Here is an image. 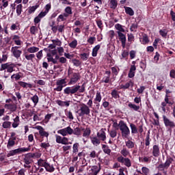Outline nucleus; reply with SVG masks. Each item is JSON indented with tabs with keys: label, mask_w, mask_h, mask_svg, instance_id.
I'll return each mask as SVG.
<instances>
[{
	"label": "nucleus",
	"mask_w": 175,
	"mask_h": 175,
	"mask_svg": "<svg viewBox=\"0 0 175 175\" xmlns=\"http://www.w3.org/2000/svg\"><path fill=\"white\" fill-rule=\"evenodd\" d=\"M77 92H79L80 94L85 92V83H83L81 86L79 85H75L71 87H66L64 90V95H70V96H72V95H76Z\"/></svg>",
	"instance_id": "nucleus-1"
},
{
	"label": "nucleus",
	"mask_w": 175,
	"mask_h": 175,
	"mask_svg": "<svg viewBox=\"0 0 175 175\" xmlns=\"http://www.w3.org/2000/svg\"><path fill=\"white\" fill-rule=\"evenodd\" d=\"M120 131L124 139H128V137L131 135V130H129V127L124 120L120 121Z\"/></svg>",
	"instance_id": "nucleus-2"
},
{
	"label": "nucleus",
	"mask_w": 175,
	"mask_h": 175,
	"mask_svg": "<svg viewBox=\"0 0 175 175\" xmlns=\"http://www.w3.org/2000/svg\"><path fill=\"white\" fill-rule=\"evenodd\" d=\"M77 113L79 117H84V116H90L91 113V109L85 104H83L79 109H78Z\"/></svg>",
	"instance_id": "nucleus-3"
},
{
	"label": "nucleus",
	"mask_w": 175,
	"mask_h": 175,
	"mask_svg": "<svg viewBox=\"0 0 175 175\" xmlns=\"http://www.w3.org/2000/svg\"><path fill=\"white\" fill-rule=\"evenodd\" d=\"M57 87L53 90L54 91H57V92H61L62 91L64 87H66V79H61L56 81Z\"/></svg>",
	"instance_id": "nucleus-4"
},
{
	"label": "nucleus",
	"mask_w": 175,
	"mask_h": 175,
	"mask_svg": "<svg viewBox=\"0 0 175 175\" xmlns=\"http://www.w3.org/2000/svg\"><path fill=\"white\" fill-rule=\"evenodd\" d=\"M70 81L68 82V85H72L73 84H76L81 79V76L79 72H74L72 75L70 76L69 77Z\"/></svg>",
	"instance_id": "nucleus-5"
},
{
	"label": "nucleus",
	"mask_w": 175,
	"mask_h": 175,
	"mask_svg": "<svg viewBox=\"0 0 175 175\" xmlns=\"http://www.w3.org/2000/svg\"><path fill=\"white\" fill-rule=\"evenodd\" d=\"M163 121L164 122V125L166 128H170L171 129H173V128H175V123L174 121L170 120L166 116H163Z\"/></svg>",
	"instance_id": "nucleus-6"
},
{
	"label": "nucleus",
	"mask_w": 175,
	"mask_h": 175,
	"mask_svg": "<svg viewBox=\"0 0 175 175\" xmlns=\"http://www.w3.org/2000/svg\"><path fill=\"white\" fill-rule=\"evenodd\" d=\"M117 161L120 162V163H124V166H126V167H131V166H132V162L129 158H124L120 156L118 157Z\"/></svg>",
	"instance_id": "nucleus-7"
},
{
	"label": "nucleus",
	"mask_w": 175,
	"mask_h": 175,
	"mask_svg": "<svg viewBox=\"0 0 175 175\" xmlns=\"http://www.w3.org/2000/svg\"><path fill=\"white\" fill-rule=\"evenodd\" d=\"M57 133L62 136H67L68 135H73V129L70 126L66 127L57 131Z\"/></svg>",
	"instance_id": "nucleus-8"
},
{
	"label": "nucleus",
	"mask_w": 175,
	"mask_h": 175,
	"mask_svg": "<svg viewBox=\"0 0 175 175\" xmlns=\"http://www.w3.org/2000/svg\"><path fill=\"white\" fill-rule=\"evenodd\" d=\"M18 49H20V46H13L11 49V53L16 59H18L21 57V54H23V51L18 50Z\"/></svg>",
	"instance_id": "nucleus-9"
},
{
	"label": "nucleus",
	"mask_w": 175,
	"mask_h": 175,
	"mask_svg": "<svg viewBox=\"0 0 175 175\" xmlns=\"http://www.w3.org/2000/svg\"><path fill=\"white\" fill-rule=\"evenodd\" d=\"M118 35L119 40L122 43V47L125 49V46H126V36L122 32L117 31Z\"/></svg>",
	"instance_id": "nucleus-10"
},
{
	"label": "nucleus",
	"mask_w": 175,
	"mask_h": 175,
	"mask_svg": "<svg viewBox=\"0 0 175 175\" xmlns=\"http://www.w3.org/2000/svg\"><path fill=\"white\" fill-rule=\"evenodd\" d=\"M23 157V162L26 165H31V163H33V159L31 154V152L25 154Z\"/></svg>",
	"instance_id": "nucleus-11"
},
{
	"label": "nucleus",
	"mask_w": 175,
	"mask_h": 175,
	"mask_svg": "<svg viewBox=\"0 0 175 175\" xmlns=\"http://www.w3.org/2000/svg\"><path fill=\"white\" fill-rule=\"evenodd\" d=\"M135 85V81L133 79H129L127 83H126L124 85H120V90H129V88L131 87V88H133V86Z\"/></svg>",
	"instance_id": "nucleus-12"
},
{
	"label": "nucleus",
	"mask_w": 175,
	"mask_h": 175,
	"mask_svg": "<svg viewBox=\"0 0 175 175\" xmlns=\"http://www.w3.org/2000/svg\"><path fill=\"white\" fill-rule=\"evenodd\" d=\"M152 155L155 158H158L161 155V150H159V145H153L152 148L151 149Z\"/></svg>",
	"instance_id": "nucleus-13"
},
{
	"label": "nucleus",
	"mask_w": 175,
	"mask_h": 175,
	"mask_svg": "<svg viewBox=\"0 0 175 175\" xmlns=\"http://www.w3.org/2000/svg\"><path fill=\"white\" fill-rule=\"evenodd\" d=\"M35 129L39 131V135L42 137H46V138L49 137V133L44 131V129H43L42 126H36Z\"/></svg>",
	"instance_id": "nucleus-14"
},
{
	"label": "nucleus",
	"mask_w": 175,
	"mask_h": 175,
	"mask_svg": "<svg viewBox=\"0 0 175 175\" xmlns=\"http://www.w3.org/2000/svg\"><path fill=\"white\" fill-rule=\"evenodd\" d=\"M97 137L101 140L102 142H105L107 139L106 137V132H105L104 129H101L97 133H96Z\"/></svg>",
	"instance_id": "nucleus-15"
},
{
	"label": "nucleus",
	"mask_w": 175,
	"mask_h": 175,
	"mask_svg": "<svg viewBox=\"0 0 175 175\" xmlns=\"http://www.w3.org/2000/svg\"><path fill=\"white\" fill-rule=\"evenodd\" d=\"M139 40L142 44H148V43H150V39H148V36L146 33H144L142 38H139Z\"/></svg>",
	"instance_id": "nucleus-16"
},
{
	"label": "nucleus",
	"mask_w": 175,
	"mask_h": 175,
	"mask_svg": "<svg viewBox=\"0 0 175 175\" xmlns=\"http://www.w3.org/2000/svg\"><path fill=\"white\" fill-rule=\"evenodd\" d=\"M90 139L94 146H99L100 144V140L97 136H90Z\"/></svg>",
	"instance_id": "nucleus-17"
},
{
	"label": "nucleus",
	"mask_w": 175,
	"mask_h": 175,
	"mask_svg": "<svg viewBox=\"0 0 175 175\" xmlns=\"http://www.w3.org/2000/svg\"><path fill=\"white\" fill-rule=\"evenodd\" d=\"M79 57L82 61H87L90 58V51L88 49L85 53H81Z\"/></svg>",
	"instance_id": "nucleus-18"
},
{
	"label": "nucleus",
	"mask_w": 175,
	"mask_h": 175,
	"mask_svg": "<svg viewBox=\"0 0 175 175\" xmlns=\"http://www.w3.org/2000/svg\"><path fill=\"white\" fill-rule=\"evenodd\" d=\"M4 107L10 110V111H16L17 110V107L14 104H5Z\"/></svg>",
	"instance_id": "nucleus-19"
},
{
	"label": "nucleus",
	"mask_w": 175,
	"mask_h": 175,
	"mask_svg": "<svg viewBox=\"0 0 175 175\" xmlns=\"http://www.w3.org/2000/svg\"><path fill=\"white\" fill-rule=\"evenodd\" d=\"M92 175H98V173L100 172V166L94 165L91 168Z\"/></svg>",
	"instance_id": "nucleus-20"
},
{
	"label": "nucleus",
	"mask_w": 175,
	"mask_h": 175,
	"mask_svg": "<svg viewBox=\"0 0 175 175\" xmlns=\"http://www.w3.org/2000/svg\"><path fill=\"white\" fill-rule=\"evenodd\" d=\"M18 84H19L21 87H23V88H32V87H33L31 83H28L24 81H18Z\"/></svg>",
	"instance_id": "nucleus-21"
},
{
	"label": "nucleus",
	"mask_w": 175,
	"mask_h": 175,
	"mask_svg": "<svg viewBox=\"0 0 175 175\" xmlns=\"http://www.w3.org/2000/svg\"><path fill=\"white\" fill-rule=\"evenodd\" d=\"M128 106L129 109L134 110V111H139V110H140V106L136 105L135 104H132V103H129Z\"/></svg>",
	"instance_id": "nucleus-22"
},
{
	"label": "nucleus",
	"mask_w": 175,
	"mask_h": 175,
	"mask_svg": "<svg viewBox=\"0 0 175 175\" xmlns=\"http://www.w3.org/2000/svg\"><path fill=\"white\" fill-rule=\"evenodd\" d=\"M124 10H125L126 14H129V16L135 15V11H133V9H132V8L124 6Z\"/></svg>",
	"instance_id": "nucleus-23"
},
{
	"label": "nucleus",
	"mask_w": 175,
	"mask_h": 175,
	"mask_svg": "<svg viewBox=\"0 0 175 175\" xmlns=\"http://www.w3.org/2000/svg\"><path fill=\"white\" fill-rule=\"evenodd\" d=\"M100 49V45L97 44L95 46L93 49H92V57H96L98 55V51H99V49Z\"/></svg>",
	"instance_id": "nucleus-24"
},
{
	"label": "nucleus",
	"mask_w": 175,
	"mask_h": 175,
	"mask_svg": "<svg viewBox=\"0 0 175 175\" xmlns=\"http://www.w3.org/2000/svg\"><path fill=\"white\" fill-rule=\"evenodd\" d=\"M102 149H103V152H105V154H107V155H110V154L111 152V150L110 148H109V146L107 145L103 144Z\"/></svg>",
	"instance_id": "nucleus-25"
},
{
	"label": "nucleus",
	"mask_w": 175,
	"mask_h": 175,
	"mask_svg": "<svg viewBox=\"0 0 175 175\" xmlns=\"http://www.w3.org/2000/svg\"><path fill=\"white\" fill-rule=\"evenodd\" d=\"M109 6L111 9H116L117 6H118V3L117 0H109Z\"/></svg>",
	"instance_id": "nucleus-26"
},
{
	"label": "nucleus",
	"mask_w": 175,
	"mask_h": 175,
	"mask_svg": "<svg viewBox=\"0 0 175 175\" xmlns=\"http://www.w3.org/2000/svg\"><path fill=\"white\" fill-rule=\"evenodd\" d=\"M46 172H49V173H53L54 170H55V168L53 165H51L50 163H46V165L44 167Z\"/></svg>",
	"instance_id": "nucleus-27"
},
{
	"label": "nucleus",
	"mask_w": 175,
	"mask_h": 175,
	"mask_svg": "<svg viewBox=\"0 0 175 175\" xmlns=\"http://www.w3.org/2000/svg\"><path fill=\"white\" fill-rule=\"evenodd\" d=\"M17 154H20L18 148L10 150L9 153H8L7 157H14V155H17Z\"/></svg>",
	"instance_id": "nucleus-28"
},
{
	"label": "nucleus",
	"mask_w": 175,
	"mask_h": 175,
	"mask_svg": "<svg viewBox=\"0 0 175 175\" xmlns=\"http://www.w3.org/2000/svg\"><path fill=\"white\" fill-rule=\"evenodd\" d=\"M12 128H17V126H18L20 125V117L19 116H16L14 119V122L12 123Z\"/></svg>",
	"instance_id": "nucleus-29"
},
{
	"label": "nucleus",
	"mask_w": 175,
	"mask_h": 175,
	"mask_svg": "<svg viewBox=\"0 0 175 175\" xmlns=\"http://www.w3.org/2000/svg\"><path fill=\"white\" fill-rule=\"evenodd\" d=\"M130 128L131 129V133L133 135H136V133H138L137 127H136V125L135 124L131 123Z\"/></svg>",
	"instance_id": "nucleus-30"
},
{
	"label": "nucleus",
	"mask_w": 175,
	"mask_h": 175,
	"mask_svg": "<svg viewBox=\"0 0 175 175\" xmlns=\"http://www.w3.org/2000/svg\"><path fill=\"white\" fill-rule=\"evenodd\" d=\"M151 143V138L150 137V131L148 132L146 137L145 138V146L146 147L150 146Z\"/></svg>",
	"instance_id": "nucleus-31"
},
{
	"label": "nucleus",
	"mask_w": 175,
	"mask_h": 175,
	"mask_svg": "<svg viewBox=\"0 0 175 175\" xmlns=\"http://www.w3.org/2000/svg\"><path fill=\"white\" fill-rule=\"evenodd\" d=\"M16 144V139L10 138L8 139V142L7 144L8 148H11V147H13Z\"/></svg>",
	"instance_id": "nucleus-32"
},
{
	"label": "nucleus",
	"mask_w": 175,
	"mask_h": 175,
	"mask_svg": "<svg viewBox=\"0 0 175 175\" xmlns=\"http://www.w3.org/2000/svg\"><path fill=\"white\" fill-rule=\"evenodd\" d=\"M139 161L142 162V163H150L151 162V157L144 156L142 158L139 157Z\"/></svg>",
	"instance_id": "nucleus-33"
},
{
	"label": "nucleus",
	"mask_w": 175,
	"mask_h": 175,
	"mask_svg": "<svg viewBox=\"0 0 175 175\" xmlns=\"http://www.w3.org/2000/svg\"><path fill=\"white\" fill-rule=\"evenodd\" d=\"M57 103L59 106H62V107H64V106H66L67 107H69V102L68 101H62L61 100H59L57 101Z\"/></svg>",
	"instance_id": "nucleus-34"
},
{
	"label": "nucleus",
	"mask_w": 175,
	"mask_h": 175,
	"mask_svg": "<svg viewBox=\"0 0 175 175\" xmlns=\"http://www.w3.org/2000/svg\"><path fill=\"white\" fill-rule=\"evenodd\" d=\"M111 95L114 99H118V98H120V94L116 90H111Z\"/></svg>",
	"instance_id": "nucleus-35"
},
{
	"label": "nucleus",
	"mask_w": 175,
	"mask_h": 175,
	"mask_svg": "<svg viewBox=\"0 0 175 175\" xmlns=\"http://www.w3.org/2000/svg\"><path fill=\"white\" fill-rule=\"evenodd\" d=\"M28 53L33 54V53H38L39 51V48L36 46H31L27 49Z\"/></svg>",
	"instance_id": "nucleus-36"
},
{
	"label": "nucleus",
	"mask_w": 175,
	"mask_h": 175,
	"mask_svg": "<svg viewBox=\"0 0 175 175\" xmlns=\"http://www.w3.org/2000/svg\"><path fill=\"white\" fill-rule=\"evenodd\" d=\"M46 164H47V160H44V159H40L38 161V166H41L42 167H45Z\"/></svg>",
	"instance_id": "nucleus-37"
},
{
	"label": "nucleus",
	"mask_w": 175,
	"mask_h": 175,
	"mask_svg": "<svg viewBox=\"0 0 175 175\" xmlns=\"http://www.w3.org/2000/svg\"><path fill=\"white\" fill-rule=\"evenodd\" d=\"M120 154L124 157V158H126V157H128V155H129L131 153L129 152V150H128V149H126V148H124L121 151H120Z\"/></svg>",
	"instance_id": "nucleus-38"
},
{
	"label": "nucleus",
	"mask_w": 175,
	"mask_h": 175,
	"mask_svg": "<svg viewBox=\"0 0 175 175\" xmlns=\"http://www.w3.org/2000/svg\"><path fill=\"white\" fill-rule=\"evenodd\" d=\"M16 9L17 16H21V13H23V4L18 5Z\"/></svg>",
	"instance_id": "nucleus-39"
},
{
	"label": "nucleus",
	"mask_w": 175,
	"mask_h": 175,
	"mask_svg": "<svg viewBox=\"0 0 175 175\" xmlns=\"http://www.w3.org/2000/svg\"><path fill=\"white\" fill-rule=\"evenodd\" d=\"M90 135H91V129L90 128H86L83 131V137L88 138L90 137Z\"/></svg>",
	"instance_id": "nucleus-40"
},
{
	"label": "nucleus",
	"mask_w": 175,
	"mask_h": 175,
	"mask_svg": "<svg viewBox=\"0 0 175 175\" xmlns=\"http://www.w3.org/2000/svg\"><path fill=\"white\" fill-rule=\"evenodd\" d=\"M115 28L118 30V32H125V29H124L121 24L117 23L115 25Z\"/></svg>",
	"instance_id": "nucleus-41"
},
{
	"label": "nucleus",
	"mask_w": 175,
	"mask_h": 175,
	"mask_svg": "<svg viewBox=\"0 0 175 175\" xmlns=\"http://www.w3.org/2000/svg\"><path fill=\"white\" fill-rule=\"evenodd\" d=\"M14 68H16V64H8V67L7 68V72L8 73H12V72L14 71Z\"/></svg>",
	"instance_id": "nucleus-42"
},
{
	"label": "nucleus",
	"mask_w": 175,
	"mask_h": 175,
	"mask_svg": "<svg viewBox=\"0 0 175 175\" xmlns=\"http://www.w3.org/2000/svg\"><path fill=\"white\" fill-rule=\"evenodd\" d=\"M19 154H22V152H29L31 151V146H29L27 148H18Z\"/></svg>",
	"instance_id": "nucleus-43"
},
{
	"label": "nucleus",
	"mask_w": 175,
	"mask_h": 175,
	"mask_svg": "<svg viewBox=\"0 0 175 175\" xmlns=\"http://www.w3.org/2000/svg\"><path fill=\"white\" fill-rule=\"evenodd\" d=\"M30 33L31 35H36V33L39 31L38 27L36 26H31L30 27Z\"/></svg>",
	"instance_id": "nucleus-44"
},
{
	"label": "nucleus",
	"mask_w": 175,
	"mask_h": 175,
	"mask_svg": "<svg viewBox=\"0 0 175 175\" xmlns=\"http://www.w3.org/2000/svg\"><path fill=\"white\" fill-rule=\"evenodd\" d=\"M126 146L127 148H134L135 147V142H132L131 140H128L126 142Z\"/></svg>",
	"instance_id": "nucleus-45"
},
{
	"label": "nucleus",
	"mask_w": 175,
	"mask_h": 175,
	"mask_svg": "<svg viewBox=\"0 0 175 175\" xmlns=\"http://www.w3.org/2000/svg\"><path fill=\"white\" fill-rule=\"evenodd\" d=\"M173 161H174V159H173V158L172 157L167 158V160L164 163L165 165V167H167V169H168L170 167V164L172 163V162H173Z\"/></svg>",
	"instance_id": "nucleus-46"
},
{
	"label": "nucleus",
	"mask_w": 175,
	"mask_h": 175,
	"mask_svg": "<svg viewBox=\"0 0 175 175\" xmlns=\"http://www.w3.org/2000/svg\"><path fill=\"white\" fill-rule=\"evenodd\" d=\"M72 133L75 135V136H80V135H81V129L79 127H76L74 130L72 129Z\"/></svg>",
	"instance_id": "nucleus-47"
},
{
	"label": "nucleus",
	"mask_w": 175,
	"mask_h": 175,
	"mask_svg": "<svg viewBox=\"0 0 175 175\" xmlns=\"http://www.w3.org/2000/svg\"><path fill=\"white\" fill-rule=\"evenodd\" d=\"M102 100V95L100 92H97L96 94V98L94 100V102H98V103Z\"/></svg>",
	"instance_id": "nucleus-48"
},
{
	"label": "nucleus",
	"mask_w": 175,
	"mask_h": 175,
	"mask_svg": "<svg viewBox=\"0 0 175 175\" xmlns=\"http://www.w3.org/2000/svg\"><path fill=\"white\" fill-rule=\"evenodd\" d=\"M38 8H39V5L29 7L28 9L29 14H32V13H35V11L36 10V9H38Z\"/></svg>",
	"instance_id": "nucleus-49"
},
{
	"label": "nucleus",
	"mask_w": 175,
	"mask_h": 175,
	"mask_svg": "<svg viewBox=\"0 0 175 175\" xmlns=\"http://www.w3.org/2000/svg\"><path fill=\"white\" fill-rule=\"evenodd\" d=\"M69 47L70 49H76L77 47V40L75 39L70 43L68 44Z\"/></svg>",
	"instance_id": "nucleus-50"
},
{
	"label": "nucleus",
	"mask_w": 175,
	"mask_h": 175,
	"mask_svg": "<svg viewBox=\"0 0 175 175\" xmlns=\"http://www.w3.org/2000/svg\"><path fill=\"white\" fill-rule=\"evenodd\" d=\"M111 69L113 76H118L120 72V68L118 67H111Z\"/></svg>",
	"instance_id": "nucleus-51"
},
{
	"label": "nucleus",
	"mask_w": 175,
	"mask_h": 175,
	"mask_svg": "<svg viewBox=\"0 0 175 175\" xmlns=\"http://www.w3.org/2000/svg\"><path fill=\"white\" fill-rule=\"evenodd\" d=\"M31 99L32 102L34 103L35 106H36V105H38V103H39V96H38V95L36 94L32 96Z\"/></svg>",
	"instance_id": "nucleus-52"
},
{
	"label": "nucleus",
	"mask_w": 175,
	"mask_h": 175,
	"mask_svg": "<svg viewBox=\"0 0 175 175\" xmlns=\"http://www.w3.org/2000/svg\"><path fill=\"white\" fill-rule=\"evenodd\" d=\"M80 145L79 144V143H75L73 144V146H72V152H73V154H76L77 152H79V146Z\"/></svg>",
	"instance_id": "nucleus-53"
},
{
	"label": "nucleus",
	"mask_w": 175,
	"mask_h": 175,
	"mask_svg": "<svg viewBox=\"0 0 175 175\" xmlns=\"http://www.w3.org/2000/svg\"><path fill=\"white\" fill-rule=\"evenodd\" d=\"M142 175H148L150 174V169L147 167H142Z\"/></svg>",
	"instance_id": "nucleus-54"
},
{
	"label": "nucleus",
	"mask_w": 175,
	"mask_h": 175,
	"mask_svg": "<svg viewBox=\"0 0 175 175\" xmlns=\"http://www.w3.org/2000/svg\"><path fill=\"white\" fill-rule=\"evenodd\" d=\"M2 126L4 129H8L12 126V122H4Z\"/></svg>",
	"instance_id": "nucleus-55"
},
{
	"label": "nucleus",
	"mask_w": 175,
	"mask_h": 175,
	"mask_svg": "<svg viewBox=\"0 0 175 175\" xmlns=\"http://www.w3.org/2000/svg\"><path fill=\"white\" fill-rule=\"evenodd\" d=\"M72 63L73 64L74 66L79 67L80 65H81V62L77 59H72Z\"/></svg>",
	"instance_id": "nucleus-56"
},
{
	"label": "nucleus",
	"mask_w": 175,
	"mask_h": 175,
	"mask_svg": "<svg viewBox=\"0 0 175 175\" xmlns=\"http://www.w3.org/2000/svg\"><path fill=\"white\" fill-rule=\"evenodd\" d=\"M159 32L161 36H162L163 38H166L167 36V31L166 30V29H161Z\"/></svg>",
	"instance_id": "nucleus-57"
},
{
	"label": "nucleus",
	"mask_w": 175,
	"mask_h": 175,
	"mask_svg": "<svg viewBox=\"0 0 175 175\" xmlns=\"http://www.w3.org/2000/svg\"><path fill=\"white\" fill-rule=\"evenodd\" d=\"M128 42L130 43H132L133 42H135V36H133V33H128Z\"/></svg>",
	"instance_id": "nucleus-58"
},
{
	"label": "nucleus",
	"mask_w": 175,
	"mask_h": 175,
	"mask_svg": "<svg viewBox=\"0 0 175 175\" xmlns=\"http://www.w3.org/2000/svg\"><path fill=\"white\" fill-rule=\"evenodd\" d=\"M25 58H26L27 61H32V59L35 58V54L25 55Z\"/></svg>",
	"instance_id": "nucleus-59"
},
{
	"label": "nucleus",
	"mask_w": 175,
	"mask_h": 175,
	"mask_svg": "<svg viewBox=\"0 0 175 175\" xmlns=\"http://www.w3.org/2000/svg\"><path fill=\"white\" fill-rule=\"evenodd\" d=\"M52 42L55 46H62V42L59 39L57 38L56 40H52Z\"/></svg>",
	"instance_id": "nucleus-60"
},
{
	"label": "nucleus",
	"mask_w": 175,
	"mask_h": 175,
	"mask_svg": "<svg viewBox=\"0 0 175 175\" xmlns=\"http://www.w3.org/2000/svg\"><path fill=\"white\" fill-rule=\"evenodd\" d=\"M101 83H105L106 84L110 83V77L105 76L101 80Z\"/></svg>",
	"instance_id": "nucleus-61"
},
{
	"label": "nucleus",
	"mask_w": 175,
	"mask_h": 175,
	"mask_svg": "<svg viewBox=\"0 0 175 175\" xmlns=\"http://www.w3.org/2000/svg\"><path fill=\"white\" fill-rule=\"evenodd\" d=\"M109 136H111V137H112L113 139H114V137H117V131L111 130L109 132Z\"/></svg>",
	"instance_id": "nucleus-62"
},
{
	"label": "nucleus",
	"mask_w": 175,
	"mask_h": 175,
	"mask_svg": "<svg viewBox=\"0 0 175 175\" xmlns=\"http://www.w3.org/2000/svg\"><path fill=\"white\" fill-rule=\"evenodd\" d=\"M55 137H56V143H58L59 144H62L63 137H61V135H55Z\"/></svg>",
	"instance_id": "nucleus-63"
},
{
	"label": "nucleus",
	"mask_w": 175,
	"mask_h": 175,
	"mask_svg": "<svg viewBox=\"0 0 175 175\" xmlns=\"http://www.w3.org/2000/svg\"><path fill=\"white\" fill-rule=\"evenodd\" d=\"M170 77H171V79H175V70L174 69H172L170 71Z\"/></svg>",
	"instance_id": "nucleus-64"
}]
</instances>
